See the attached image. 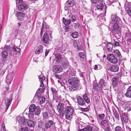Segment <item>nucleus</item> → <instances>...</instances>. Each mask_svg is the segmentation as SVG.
I'll return each mask as SVG.
<instances>
[{
  "label": "nucleus",
  "instance_id": "27",
  "mask_svg": "<svg viewBox=\"0 0 131 131\" xmlns=\"http://www.w3.org/2000/svg\"><path fill=\"white\" fill-rule=\"evenodd\" d=\"M10 48L9 46H5L3 49V51H6L9 54H11L12 52L10 51Z\"/></svg>",
  "mask_w": 131,
  "mask_h": 131
},
{
  "label": "nucleus",
  "instance_id": "24",
  "mask_svg": "<svg viewBox=\"0 0 131 131\" xmlns=\"http://www.w3.org/2000/svg\"><path fill=\"white\" fill-rule=\"evenodd\" d=\"M103 82L102 80H100L99 82L96 85H95L94 86V88L96 89L97 90H98L99 89L101 90L102 88L101 87V86L100 85V83H103Z\"/></svg>",
  "mask_w": 131,
  "mask_h": 131
},
{
  "label": "nucleus",
  "instance_id": "64",
  "mask_svg": "<svg viewBox=\"0 0 131 131\" xmlns=\"http://www.w3.org/2000/svg\"><path fill=\"white\" fill-rule=\"evenodd\" d=\"M105 131H110L109 127L108 126L106 128H103Z\"/></svg>",
  "mask_w": 131,
  "mask_h": 131
},
{
  "label": "nucleus",
  "instance_id": "33",
  "mask_svg": "<svg viewBox=\"0 0 131 131\" xmlns=\"http://www.w3.org/2000/svg\"><path fill=\"white\" fill-rule=\"evenodd\" d=\"M63 21L65 25H68L70 24L71 23L70 20H66L64 18H63Z\"/></svg>",
  "mask_w": 131,
  "mask_h": 131
},
{
  "label": "nucleus",
  "instance_id": "56",
  "mask_svg": "<svg viewBox=\"0 0 131 131\" xmlns=\"http://www.w3.org/2000/svg\"><path fill=\"white\" fill-rule=\"evenodd\" d=\"M42 27H43V28L44 27L46 28H48L49 27L47 25H45L43 23L42 24V26L41 27V30H42Z\"/></svg>",
  "mask_w": 131,
  "mask_h": 131
},
{
  "label": "nucleus",
  "instance_id": "30",
  "mask_svg": "<svg viewBox=\"0 0 131 131\" xmlns=\"http://www.w3.org/2000/svg\"><path fill=\"white\" fill-rule=\"evenodd\" d=\"M55 56L56 58L55 60L56 62L58 63L61 60V55L59 54H55Z\"/></svg>",
  "mask_w": 131,
  "mask_h": 131
},
{
  "label": "nucleus",
  "instance_id": "11",
  "mask_svg": "<svg viewBox=\"0 0 131 131\" xmlns=\"http://www.w3.org/2000/svg\"><path fill=\"white\" fill-rule=\"evenodd\" d=\"M41 90L40 89H38L35 94L34 99L36 100L40 103L41 102Z\"/></svg>",
  "mask_w": 131,
  "mask_h": 131
},
{
  "label": "nucleus",
  "instance_id": "8",
  "mask_svg": "<svg viewBox=\"0 0 131 131\" xmlns=\"http://www.w3.org/2000/svg\"><path fill=\"white\" fill-rule=\"evenodd\" d=\"M119 24H115L111 28L112 32L115 34H118L120 33V28Z\"/></svg>",
  "mask_w": 131,
  "mask_h": 131
},
{
  "label": "nucleus",
  "instance_id": "25",
  "mask_svg": "<svg viewBox=\"0 0 131 131\" xmlns=\"http://www.w3.org/2000/svg\"><path fill=\"white\" fill-rule=\"evenodd\" d=\"M53 122L51 120L47 122L45 124V128L46 129H47L53 124Z\"/></svg>",
  "mask_w": 131,
  "mask_h": 131
},
{
  "label": "nucleus",
  "instance_id": "53",
  "mask_svg": "<svg viewBox=\"0 0 131 131\" xmlns=\"http://www.w3.org/2000/svg\"><path fill=\"white\" fill-rule=\"evenodd\" d=\"M79 55L82 58H84V56L83 53L80 52L79 53Z\"/></svg>",
  "mask_w": 131,
  "mask_h": 131
},
{
  "label": "nucleus",
  "instance_id": "36",
  "mask_svg": "<svg viewBox=\"0 0 131 131\" xmlns=\"http://www.w3.org/2000/svg\"><path fill=\"white\" fill-rule=\"evenodd\" d=\"M7 52L6 51H3L2 53V57L3 58H6L7 57L8 54Z\"/></svg>",
  "mask_w": 131,
  "mask_h": 131
},
{
  "label": "nucleus",
  "instance_id": "28",
  "mask_svg": "<svg viewBox=\"0 0 131 131\" xmlns=\"http://www.w3.org/2000/svg\"><path fill=\"white\" fill-rule=\"evenodd\" d=\"M122 117L124 122L126 123H127L128 121V117L126 113H123L122 114Z\"/></svg>",
  "mask_w": 131,
  "mask_h": 131
},
{
  "label": "nucleus",
  "instance_id": "38",
  "mask_svg": "<svg viewBox=\"0 0 131 131\" xmlns=\"http://www.w3.org/2000/svg\"><path fill=\"white\" fill-rule=\"evenodd\" d=\"M72 37L74 38H77L78 37V33L76 32H73L71 35Z\"/></svg>",
  "mask_w": 131,
  "mask_h": 131
},
{
  "label": "nucleus",
  "instance_id": "44",
  "mask_svg": "<svg viewBox=\"0 0 131 131\" xmlns=\"http://www.w3.org/2000/svg\"><path fill=\"white\" fill-rule=\"evenodd\" d=\"M85 128L86 130V131H91L92 129V127L89 126H87Z\"/></svg>",
  "mask_w": 131,
  "mask_h": 131
},
{
  "label": "nucleus",
  "instance_id": "9",
  "mask_svg": "<svg viewBox=\"0 0 131 131\" xmlns=\"http://www.w3.org/2000/svg\"><path fill=\"white\" fill-rule=\"evenodd\" d=\"M75 73L73 70L72 68H69L68 70L66 72H64L63 74V75L67 77H71L74 75Z\"/></svg>",
  "mask_w": 131,
  "mask_h": 131
},
{
  "label": "nucleus",
  "instance_id": "43",
  "mask_svg": "<svg viewBox=\"0 0 131 131\" xmlns=\"http://www.w3.org/2000/svg\"><path fill=\"white\" fill-rule=\"evenodd\" d=\"M80 42V41L78 40L77 42V41L75 40H74V45L75 47H78L79 46Z\"/></svg>",
  "mask_w": 131,
  "mask_h": 131
},
{
  "label": "nucleus",
  "instance_id": "2",
  "mask_svg": "<svg viewBox=\"0 0 131 131\" xmlns=\"http://www.w3.org/2000/svg\"><path fill=\"white\" fill-rule=\"evenodd\" d=\"M74 113L73 109L71 107L67 106L65 110L66 118L68 119H70Z\"/></svg>",
  "mask_w": 131,
  "mask_h": 131
},
{
  "label": "nucleus",
  "instance_id": "46",
  "mask_svg": "<svg viewBox=\"0 0 131 131\" xmlns=\"http://www.w3.org/2000/svg\"><path fill=\"white\" fill-rule=\"evenodd\" d=\"M100 80H102L103 82V83H100V84L101 86V87L102 88L103 87L105 86L106 85V82L103 79H101Z\"/></svg>",
  "mask_w": 131,
  "mask_h": 131
},
{
  "label": "nucleus",
  "instance_id": "6",
  "mask_svg": "<svg viewBox=\"0 0 131 131\" xmlns=\"http://www.w3.org/2000/svg\"><path fill=\"white\" fill-rule=\"evenodd\" d=\"M122 75L121 73H119L116 77H114L113 78L112 84L114 87L117 86L118 84V81H119L121 79V76Z\"/></svg>",
  "mask_w": 131,
  "mask_h": 131
},
{
  "label": "nucleus",
  "instance_id": "20",
  "mask_svg": "<svg viewBox=\"0 0 131 131\" xmlns=\"http://www.w3.org/2000/svg\"><path fill=\"white\" fill-rule=\"evenodd\" d=\"M77 99L78 103L79 105L81 106H83L84 105V101L80 97H77Z\"/></svg>",
  "mask_w": 131,
  "mask_h": 131
},
{
  "label": "nucleus",
  "instance_id": "41",
  "mask_svg": "<svg viewBox=\"0 0 131 131\" xmlns=\"http://www.w3.org/2000/svg\"><path fill=\"white\" fill-rule=\"evenodd\" d=\"M54 97L55 100H57L56 101V102H58V100H60L61 98L60 96L58 94L54 96Z\"/></svg>",
  "mask_w": 131,
  "mask_h": 131
},
{
  "label": "nucleus",
  "instance_id": "22",
  "mask_svg": "<svg viewBox=\"0 0 131 131\" xmlns=\"http://www.w3.org/2000/svg\"><path fill=\"white\" fill-rule=\"evenodd\" d=\"M126 97L131 98V86L127 89V92L125 94Z\"/></svg>",
  "mask_w": 131,
  "mask_h": 131
},
{
  "label": "nucleus",
  "instance_id": "58",
  "mask_svg": "<svg viewBox=\"0 0 131 131\" xmlns=\"http://www.w3.org/2000/svg\"><path fill=\"white\" fill-rule=\"evenodd\" d=\"M45 79V77L43 76H42V77H41V86L44 85V84H43V82L42 81H43Z\"/></svg>",
  "mask_w": 131,
  "mask_h": 131
},
{
  "label": "nucleus",
  "instance_id": "59",
  "mask_svg": "<svg viewBox=\"0 0 131 131\" xmlns=\"http://www.w3.org/2000/svg\"><path fill=\"white\" fill-rule=\"evenodd\" d=\"M91 1L94 3L98 4L99 2L98 0H91Z\"/></svg>",
  "mask_w": 131,
  "mask_h": 131
},
{
  "label": "nucleus",
  "instance_id": "17",
  "mask_svg": "<svg viewBox=\"0 0 131 131\" xmlns=\"http://www.w3.org/2000/svg\"><path fill=\"white\" fill-rule=\"evenodd\" d=\"M16 15L18 19L21 20L25 17V15L24 13L20 12H17L16 14Z\"/></svg>",
  "mask_w": 131,
  "mask_h": 131
},
{
  "label": "nucleus",
  "instance_id": "5",
  "mask_svg": "<svg viewBox=\"0 0 131 131\" xmlns=\"http://www.w3.org/2000/svg\"><path fill=\"white\" fill-rule=\"evenodd\" d=\"M64 105L63 103L59 101L57 106V110L59 113V115L61 116H63L64 114L63 110L64 108Z\"/></svg>",
  "mask_w": 131,
  "mask_h": 131
},
{
  "label": "nucleus",
  "instance_id": "4",
  "mask_svg": "<svg viewBox=\"0 0 131 131\" xmlns=\"http://www.w3.org/2000/svg\"><path fill=\"white\" fill-rule=\"evenodd\" d=\"M111 18L110 22L111 24H120L122 23V21L120 18L116 15H112L111 16Z\"/></svg>",
  "mask_w": 131,
  "mask_h": 131
},
{
  "label": "nucleus",
  "instance_id": "29",
  "mask_svg": "<svg viewBox=\"0 0 131 131\" xmlns=\"http://www.w3.org/2000/svg\"><path fill=\"white\" fill-rule=\"evenodd\" d=\"M125 37L128 41L131 43V33L130 32L126 33Z\"/></svg>",
  "mask_w": 131,
  "mask_h": 131
},
{
  "label": "nucleus",
  "instance_id": "60",
  "mask_svg": "<svg viewBox=\"0 0 131 131\" xmlns=\"http://www.w3.org/2000/svg\"><path fill=\"white\" fill-rule=\"evenodd\" d=\"M14 50L16 52H19L20 51V49L19 48H14Z\"/></svg>",
  "mask_w": 131,
  "mask_h": 131
},
{
  "label": "nucleus",
  "instance_id": "45",
  "mask_svg": "<svg viewBox=\"0 0 131 131\" xmlns=\"http://www.w3.org/2000/svg\"><path fill=\"white\" fill-rule=\"evenodd\" d=\"M105 115L104 114H99L98 117L99 119L101 120H103L105 117Z\"/></svg>",
  "mask_w": 131,
  "mask_h": 131
},
{
  "label": "nucleus",
  "instance_id": "52",
  "mask_svg": "<svg viewBox=\"0 0 131 131\" xmlns=\"http://www.w3.org/2000/svg\"><path fill=\"white\" fill-rule=\"evenodd\" d=\"M74 27L77 29H79L80 27V26L78 24H75L74 25Z\"/></svg>",
  "mask_w": 131,
  "mask_h": 131
},
{
  "label": "nucleus",
  "instance_id": "31",
  "mask_svg": "<svg viewBox=\"0 0 131 131\" xmlns=\"http://www.w3.org/2000/svg\"><path fill=\"white\" fill-rule=\"evenodd\" d=\"M107 48L108 51H111L113 49V45L110 43H108L107 45Z\"/></svg>",
  "mask_w": 131,
  "mask_h": 131
},
{
  "label": "nucleus",
  "instance_id": "18",
  "mask_svg": "<svg viewBox=\"0 0 131 131\" xmlns=\"http://www.w3.org/2000/svg\"><path fill=\"white\" fill-rule=\"evenodd\" d=\"M26 119L24 117H22L20 118L18 122L19 125L21 127L26 124Z\"/></svg>",
  "mask_w": 131,
  "mask_h": 131
},
{
  "label": "nucleus",
  "instance_id": "47",
  "mask_svg": "<svg viewBox=\"0 0 131 131\" xmlns=\"http://www.w3.org/2000/svg\"><path fill=\"white\" fill-rule=\"evenodd\" d=\"M114 114L116 118L117 119H119V116L118 112L117 111H115L114 113Z\"/></svg>",
  "mask_w": 131,
  "mask_h": 131
},
{
  "label": "nucleus",
  "instance_id": "12",
  "mask_svg": "<svg viewBox=\"0 0 131 131\" xmlns=\"http://www.w3.org/2000/svg\"><path fill=\"white\" fill-rule=\"evenodd\" d=\"M13 73L11 72L6 77V82L8 84H10L13 79Z\"/></svg>",
  "mask_w": 131,
  "mask_h": 131
},
{
  "label": "nucleus",
  "instance_id": "7",
  "mask_svg": "<svg viewBox=\"0 0 131 131\" xmlns=\"http://www.w3.org/2000/svg\"><path fill=\"white\" fill-rule=\"evenodd\" d=\"M107 59L110 62L114 64L117 63L118 61L117 59L112 54H108Z\"/></svg>",
  "mask_w": 131,
  "mask_h": 131
},
{
  "label": "nucleus",
  "instance_id": "61",
  "mask_svg": "<svg viewBox=\"0 0 131 131\" xmlns=\"http://www.w3.org/2000/svg\"><path fill=\"white\" fill-rule=\"evenodd\" d=\"M2 129H3V130L4 131H6V129H5V126H4V125H3L2 128H1V130H2Z\"/></svg>",
  "mask_w": 131,
  "mask_h": 131
},
{
  "label": "nucleus",
  "instance_id": "10",
  "mask_svg": "<svg viewBox=\"0 0 131 131\" xmlns=\"http://www.w3.org/2000/svg\"><path fill=\"white\" fill-rule=\"evenodd\" d=\"M18 8L19 11L23 12L27 9L28 7L27 4L25 2L20 4L18 6Z\"/></svg>",
  "mask_w": 131,
  "mask_h": 131
},
{
  "label": "nucleus",
  "instance_id": "21",
  "mask_svg": "<svg viewBox=\"0 0 131 131\" xmlns=\"http://www.w3.org/2000/svg\"><path fill=\"white\" fill-rule=\"evenodd\" d=\"M108 124V122L107 120H102L100 123L101 127L103 128H104L106 126H107Z\"/></svg>",
  "mask_w": 131,
  "mask_h": 131
},
{
  "label": "nucleus",
  "instance_id": "40",
  "mask_svg": "<svg viewBox=\"0 0 131 131\" xmlns=\"http://www.w3.org/2000/svg\"><path fill=\"white\" fill-rule=\"evenodd\" d=\"M41 51V46H39L37 49L36 51H35L36 54H39L40 53Z\"/></svg>",
  "mask_w": 131,
  "mask_h": 131
},
{
  "label": "nucleus",
  "instance_id": "34",
  "mask_svg": "<svg viewBox=\"0 0 131 131\" xmlns=\"http://www.w3.org/2000/svg\"><path fill=\"white\" fill-rule=\"evenodd\" d=\"M34 114H35L34 112L29 111L28 115V117L29 119H31L33 118Z\"/></svg>",
  "mask_w": 131,
  "mask_h": 131
},
{
  "label": "nucleus",
  "instance_id": "32",
  "mask_svg": "<svg viewBox=\"0 0 131 131\" xmlns=\"http://www.w3.org/2000/svg\"><path fill=\"white\" fill-rule=\"evenodd\" d=\"M43 121L45 122L48 118V114L47 112H45L43 113Z\"/></svg>",
  "mask_w": 131,
  "mask_h": 131
},
{
  "label": "nucleus",
  "instance_id": "35",
  "mask_svg": "<svg viewBox=\"0 0 131 131\" xmlns=\"http://www.w3.org/2000/svg\"><path fill=\"white\" fill-rule=\"evenodd\" d=\"M12 101V99H10V100H7L5 101V104L6 107V108L7 110L8 109L9 106L11 103Z\"/></svg>",
  "mask_w": 131,
  "mask_h": 131
},
{
  "label": "nucleus",
  "instance_id": "51",
  "mask_svg": "<svg viewBox=\"0 0 131 131\" xmlns=\"http://www.w3.org/2000/svg\"><path fill=\"white\" fill-rule=\"evenodd\" d=\"M99 67H98L97 65H95L94 66V69L96 70H100L101 69V68L100 66L99 65Z\"/></svg>",
  "mask_w": 131,
  "mask_h": 131
},
{
  "label": "nucleus",
  "instance_id": "1",
  "mask_svg": "<svg viewBox=\"0 0 131 131\" xmlns=\"http://www.w3.org/2000/svg\"><path fill=\"white\" fill-rule=\"evenodd\" d=\"M68 82L70 87L69 89L71 91H73L77 90L79 81L75 77L71 78L68 80Z\"/></svg>",
  "mask_w": 131,
  "mask_h": 131
},
{
  "label": "nucleus",
  "instance_id": "50",
  "mask_svg": "<svg viewBox=\"0 0 131 131\" xmlns=\"http://www.w3.org/2000/svg\"><path fill=\"white\" fill-rule=\"evenodd\" d=\"M115 131H122V128L121 127L117 126L115 129Z\"/></svg>",
  "mask_w": 131,
  "mask_h": 131
},
{
  "label": "nucleus",
  "instance_id": "62",
  "mask_svg": "<svg viewBox=\"0 0 131 131\" xmlns=\"http://www.w3.org/2000/svg\"><path fill=\"white\" fill-rule=\"evenodd\" d=\"M78 49L79 50H81L83 49V48L82 46H81L80 45H79V46L78 47Z\"/></svg>",
  "mask_w": 131,
  "mask_h": 131
},
{
  "label": "nucleus",
  "instance_id": "16",
  "mask_svg": "<svg viewBox=\"0 0 131 131\" xmlns=\"http://www.w3.org/2000/svg\"><path fill=\"white\" fill-rule=\"evenodd\" d=\"M43 41L45 43H47L50 41V39L47 33H45L43 37Z\"/></svg>",
  "mask_w": 131,
  "mask_h": 131
},
{
  "label": "nucleus",
  "instance_id": "49",
  "mask_svg": "<svg viewBox=\"0 0 131 131\" xmlns=\"http://www.w3.org/2000/svg\"><path fill=\"white\" fill-rule=\"evenodd\" d=\"M64 28L66 30L65 32H67L70 30V28L69 26H65L64 27Z\"/></svg>",
  "mask_w": 131,
  "mask_h": 131
},
{
  "label": "nucleus",
  "instance_id": "39",
  "mask_svg": "<svg viewBox=\"0 0 131 131\" xmlns=\"http://www.w3.org/2000/svg\"><path fill=\"white\" fill-rule=\"evenodd\" d=\"M114 53L115 56L118 57H120L121 56V54L118 50H116L114 52Z\"/></svg>",
  "mask_w": 131,
  "mask_h": 131
},
{
  "label": "nucleus",
  "instance_id": "13",
  "mask_svg": "<svg viewBox=\"0 0 131 131\" xmlns=\"http://www.w3.org/2000/svg\"><path fill=\"white\" fill-rule=\"evenodd\" d=\"M125 9L127 13L131 17V5L130 3H126L125 4Z\"/></svg>",
  "mask_w": 131,
  "mask_h": 131
},
{
  "label": "nucleus",
  "instance_id": "55",
  "mask_svg": "<svg viewBox=\"0 0 131 131\" xmlns=\"http://www.w3.org/2000/svg\"><path fill=\"white\" fill-rule=\"evenodd\" d=\"M16 4L18 2L20 4L23 3L25 2H24L23 0H16Z\"/></svg>",
  "mask_w": 131,
  "mask_h": 131
},
{
  "label": "nucleus",
  "instance_id": "15",
  "mask_svg": "<svg viewBox=\"0 0 131 131\" xmlns=\"http://www.w3.org/2000/svg\"><path fill=\"white\" fill-rule=\"evenodd\" d=\"M53 69L54 71L57 73H60L63 70L62 68L59 65L55 66Z\"/></svg>",
  "mask_w": 131,
  "mask_h": 131
},
{
  "label": "nucleus",
  "instance_id": "37",
  "mask_svg": "<svg viewBox=\"0 0 131 131\" xmlns=\"http://www.w3.org/2000/svg\"><path fill=\"white\" fill-rule=\"evenodd\" d=\"M62 65L63 68H67L69 67V62L67 61L63 62L62 63Z\"/></svg>",
  "mask_w": 131,
  "mask_h": 131
},
{
  "label": "nucleus",
  "instance_id": "48",
  "mask_svg": "<svg viewBox=\"0 0 131 131\" xmlns=\"http://www.w3.org/2000/svg\"><path fill=\"white\" fill-rule=\"evenodd\" d=\"M19 131H29V130L27 127H25L21 128Z\"/></svg>",
  "mask_w": 131,
  "mask_h": 131
},
{
  "label": "nucleus",
  "instance_id": "54",
  "mask_svg": "<svg viewBox=\"0 0 131 131\" xmlns=\"http://www.w3.org/2000/svg\"><path fill=\"white\" fill-rule=\"evenodd\" d=\"M51 90L53 93H57V91L54 88H51Z\"/></svg>",
  "mask_w": 131,
  "mask_h": 131
},
{
  "label": "nucleus",
  "instance_id": "26",
  "mask_svg": "<svg viewBox=\"0 0 131 131\" xmlns=\"http://www.w3.org/2000/svg\"><path fill=\"white\" fill-rule=\"evenodd\" d=\"M110 70L113 72L117 71L118 70V67L117 65L112 66L111 67Z\"/></svg>",
  "mask_w": 131,
  "mask_h": 131
},
{
  "label": "nucleus",
  "instance_id": "42",
  "mask_svg": "<svg viewBox=\"0 0 131 131\" xmlns=\"http://www.w3.org/2000/svg\"><path fill=\"white\" fill-rule=\"evenodd\" d=\"M69 17H70L71 18V19L70 20H71L72 22H74L76 20V18L75 16H74L73 15H71L69 16Z\"/></svg>",
  "mask_w": 131,
  "mask_h": 131
},
{
  "label": "nucleus",
  "instance_id": "14",
  "mask_svg": "<svg viewBox=\"0 0 131 131\" xmlns=\"http://www.w3.org/2000/svg\"><path fill=\"white\" fill-rule=\"evenodd\" d=\"M74 2L73 0H68V1L65 4V9L67 10V9H66L67 7H70L72 6L73 5Z\"/></svg>",
  "mask_w": 131,
  "mask_h": 131
},
{
  "label": "nucleus",
  "instance_id": "63",
  "mask_svg": "<svg viewBox=\"0 0 131 131\" xmlns=\"http://www.w3.org/2000/svg\"><path fill=\"white\" fill-rule=\"evenodd\" d=\"M114 44L115 46H119V43L117 41H116L114 43Z\"/></svg>",
  "mask_w": 131,
  "mask_h": 131
},
{
  "label": "nucleus",
  "instance_id": "3",
  "mask_svg": "<svg viewBox=\"0 0 131 131\" xmlns=\"http://www.w3.org/2000/svg\"><path fill=\"white\" fill-rule=\"evenodd\" d=\"M40 106L36 107L34 104L31 105L29 108V111L34 112L35 115L38 116L40 114Z\"/></svg>",
  "mask_w": 131,
  "mask_h": 131
},
{
  "label": "nucleus",
  "instance_id": "23",
  "mask_svg": "<svg viewBox=\"0 0 131 131\" xmlns=\"http://www.w3.org/2000/svg\"><path fill=\"white\" fill-rule=\"evenodd\" d=\"M83 99L85 102L88 103H89L90 102V100L87 94L85 93L82 96Z\"/></svg>",
  "mask_w": 131,
  "mask_h": 131
},
{
  "label": "nucleus",
  "instance_id": "19",
  "mask_svg": "<svg viewBox=\"0 0 131 131\" xmlns=\"http://www.w3.org/2000/svg\"><path fill=\"white\" fill-rule=\"evenodd\" d=\"M27 123L28 126L30 127H34L36 123L35 121L31 120H28Z\"/></svg>",
  "mask_w": 131,
  "mask_h": 131
},
{
  "label": "nucleus",
  "instance_id": "57",
  "mask_svg": "<svg viewBox=\"0 0 131 131\" xmlns=\"http://www.w3.org/2000/svg\"><path fill=\"white\" fill-rule=\"evenodd\" d=\"M81 110L84 111H87L89 110V109L88 108H81Z\"/></svg>",
  "mask_w": 131,
  "mask_h": 131
}]
</instances>
